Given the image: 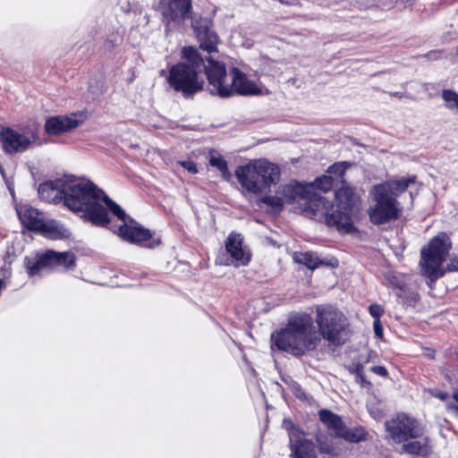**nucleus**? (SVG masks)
<instances>
[{"mask_svg": "<svg viewBox=\"0 0 458 458\" xmlns=\"http://www.w3.org/2000/svg\"><path fill=\"white\" fill-rule=\"evenodd\" d=\"M416 182V176L408 178H400L395 180H388L383 183L375 185L373 188L386 193L387 196H393L395 199L403 192H404L410 184Z\"/></svg>", "mask_w": 458, "mask_h": 458, "instance_id": "6ab92c4d", "label": "nucleus"}, {"mask_svg": "<svg viewBox=\"0 0 458 458\" xmlns=\"http://www.w3.org/2000/svg\"><path fill=\"white\" fill-rule=\"evenodd\" d=\"M191 8V0H170L164 14L171 21L180 22L186 18L191 21V27L199 42V48L208 54L217 51L218 37L212 30V21L207 18L190 15Z\"/></svg>", "mask_w": 458, "mask_h": 458, "instance_id": "39448f33", "label": "nucleus"}, {"mask_svg": "<svg viewBox=\"0 0 458 458\" xmlns=\"http://www.w3.org/2000/svg\"><path fill=\"white\" fill-rule=\"evenodd\" d=\"M373 327L376 335L381 337L383 335V327L380 320H374Z\"/></svg>", "mask_w": 458, "mask_h": 458, "instance_id": "c9c22d12", "label": "nucleus"}, {"mask_svg": "<svg viewBox=\"0 0 458 458\" xmlns=\"http://www.w3.org/2000/svg\"><path fill=\"white\" fill-rule=\"evenodd\" d=\"M321 449L324 451V452H327V453H329L330 452V448L329 447H321Z\"/></svg>", "mask_w": 458, "mask_h": 458, "instance_id": "ea45409f", "label": "nucleus"}, {"mask_svg": "<svg viewBox=\"0 0 458 458\" xmlns=\"http://www.w3.org/2000/svg\"><path fill=\"white\" fill-rule=\"evenodd\" d=\"M456 54H457V55H458V46H457V48H456Z\"/></svg>", "mask_w": 458, "mask_h": 458, "instance_id": "37998d69", "label": "nucleus"}, {"mask_svg": "<svg viewBox=\"0 0 458 458\" xmlns=\"http://www.w3.org/2000/svg\"><path fill=\"white\" fill-rule=\"evenodd\" d=\"M176 165H181L183 169L189 173L194 174L198 173L196 164L191 160L177 161Z\"/></svg>", "mask_w": 458, "mask_h": 458, "instance_id": "473e14b6", "label": "nucleus"}, {"mask_svg": "<svg viewBox=\"0 0 458 458\" xmlns=\"http://www.w3.org/2000/svg\"><path fill=\"white\" fill-rule=\"evenodd\" d=\"M318 416L320 421L327 427L331 434L336 437L342 435L345 425L340 416L326 409L320 410Z\"/></svg>", "mask_w": 458, "mask_h": 458, "instance_id": "5701e85b", "label": "nucleus"}, {"mask_svg": "<svg viewBox=\"0 0 458 458\" xmlns=\"http://www.w3.org/2000/svg\"><path fill=\"white\" fill-rule=\"evenodd\" d=\"M310 186L299 182L284 185L280 188L278 194L282 196L284 203H298L301 208V203L305 202L308 194L311 191Z\"/></svg>", "mask_w": 458, "mask_h": 458, "instance_id": "f3484780", "label": "nucleus"}, {"mask_svg": "<svg viewBox=\"0 0 458 458\" xmlns=\"http://www.w3.org/2000/svg\"><path fill=\"white\" fill-rule=\"evenodd\" d=\"M17 214L21 224L30 231L37 232L44 219L37 209L28 205L19 207Z\"/></svg>", "mask_w": 458, "mask_h": 458, "instance_id": "aec40b11", "label": "nucleus"}, {"mask_svg": "<svg viewBox=\"0 0 458 458\" xmlns=\"http://www.w3.org/2000/svg\"><path fill=\"white\" fill-rule=\"evenodd\" d=\"M84 121L82 114L52 116L46 121L45 130L48 134L59 135L79 127Z\"/></svg>", "mask_w": 458, "mask_h": 458, "instance_id": "2eb2a0df", "label": "nucleus"}, {"mask_svg": "<svg viewBox=\"0 0 458 458\" xmlns=\"http://www.w3.org/2000/svg\"><path fill=\"white\" fill-rule=\"evenodd\" d=\"M301 209L307 217L324 222L328 227H335L340 233H352L348 215L336 214L333 203L316 191L308 194Z\"/></svg>", "mask_w": 458, "mask_h": 458, "instance_id": "6e6552de", "label": "nucleus"}, {"mask_svg": "<svg viewBox=\"0 0 458 458\" xmlns=\"http://www.w3.org/2000/svg\"><path fill=\"white\" fill-rule=\"evenodd\" d=\"M209 164L220 171L221 176L224 180H230L231 174L227 167V162L216 151L213 150L210 152Z\"/></svg>", "mask_w": 458, "mask_h": 458, "instance_id": "bb28decb", "label": "nucleus"}, {"mask_svg": "<svg viewBox=\"0 0 458 458\" xmlns=\"http://www.w3.org/2000/svg\"><path fill=\"white\" fill-rule=\"evenodd\" d=\"M451 247L452 243L449 237L445 233H440L429 242L427 248L421 250L420 261L421 272L430 282L442 277L445 271H458V260L456 259H452L445 270L442 268V264L445 260Z\"/></svg>", "mask_w": 458, "mask_h": 458, "instance_id": "423d86ee", "label": "nucleus"}, {"mask_svg": "<svg viewBox=\"0 0 458 458\" xmlns=\"http://www.w3.org/2000/svg\"><path fill=\"white\" fill-rule=\"evenodd\" d=\"M0 139L4 150L9 154L24 152L37 144L38 140V134L34 130L18 131L10 127L1 130Z\"/></svg>", "mask_w": 458, "mask_h": 458, "instance_id": "ddd939ff", "label": "nucleus"}, {"mask_svg": "<svg viewBox=\"0 0 458 458\" xmlns=\"http://www.w3.org/2000/svg\"><path fill=\"white\" fill-rule=\"evenodd\" d=\"M235 175L242 188L258 194L279 181L280 170L276 165L259 159L239 166L235 171Z\"/></svg>", "mask_w": 458, "mask_h": 458, "instance_id": "0eeeda50", "label": "nucleus"}, {"mask_svg": "<svg viewBox=\"0 0 458 458\" xmlns=\"http://www.w3.org/2000/svg\"><path fill=\"white\" fill-rule=\"evenodd\" d=\"M428 355L429 357H433V352H432V351H430V352H428Z\"/></svg>", "mask_w": 458, "mask_h": 458, "instance_id": "a19ab883", "label": "nucleus"}, {"mask_svg": "<svg viewBox=\"0 0 458 458\" xmlns=\"http://www.w3.org/2000/svg\"><path fill=\"white\" fill-rule=\"evenodd\" d=\"M119 234L126 241L133 243L142 244L151 238V233L139 226L123 225L118 229Z\"/></svg>", "mask_w": 458, "mask_h": 458, "instance_id": "4be33fe9", "label": "nucleus"}, {"mask_svg": "<svg viewBox=\"0 0 458 458\" xmlns=\"http://www.w3.org/2000/svg\"><path fill=\"white\" fill-rule=\"evenodd\" d=\"M400 454L405 453L411 455L425 457L430 453L428 437H418L412 441L403 442Z\"/></svg>", "mask_w": 458, "mask_h": 458, "instance_id": "393cba45", "label": "nucleus"}, {"mask_svg": "<svg viewBox=\"0 0 458 458\" xmlns=\"http://www.w3.org/2000/svg\"><path fill=\"white\" fill-rule=\"evenodd\" d=\"M37 232L51 240L64 239L70 236L69 231L55 220L43 219Z\"/></svg>", "mask_w": 458, "mask_h": 458, "instance_id": "412c9836", "label": "nucleus"}, {"mask_svg": "<svg viewBox=\"0 0 458 458\" xmlns=\"http://www.w3.org/2000/svg\"><path fill=\"white\" fill-rule=\"evenodd\" d=\"M386 431L396 444L416 439L423 435V428L419 422L405 413H398L385 423Z\"/></svg>", "mask_w": 458, "mask_h": 458, "instance_id": "9d476101", "label": "nucleus"}, {"mask_svg": "<svg viewBox=\"0 0 458 458\" xmlns=\"http://www.w3.org/2000/svg\"><path fill=\"white\" fill-rule=\"evenodd\" d=\"M273 344L281 351L301 356L317 348L320 338L315 331L313 320L309 315L292 318L285 328L271 336Z\"/></svg>", "mask_w": 458, "mask_h": 458, "instance_id": "20e7f679", "label": "nucleus"}, {"mask_svg": "<svg viewBox=\"0 0 458 458\" xmlns=\"http://www.w3.org/2000/svg\"><path fill=\"white\" fill-rule=\"evenodd\" d=\"M335 195L336 199L335 213L348 215L351 220L352 233L355 232L353 216L354 212L359 208V197L355 194L354 190L346 184L338 189Z\"/></svg>", "mask_w": 458, "mask_h": 458, "instance_id": "4468645a", "label": "nucleus"}, {"mask_svg": "<svg viewBox=\"0 0 458 458\" xmlns=\"http://www.w3.org/2000/svg\"><path fill=\"white\" fill-rule=\"evenodd\" d=\"M373 199L375 205L369 210L370 221L375 225H381L397 219L402 213V208L397 199L387 196L373 188Z\"/></svg>", "mask_w": 458, "mask_h": 458, "instance_id": "9b49d317", "label": "nucleus"}, {"mask_svg": "<svg viewBox=\"0 0 458 458\" xmlns=\"http://www.w3.org/2000/svg\"><path fill=\"white\" fill-rule=\"evenodd\" d=\"M64 205L73 212H81V217L97 226L109 224L106 208L123 222L127 216L118 204L89 181H68Z\"/></svg>", "mask_w": 458, "mask_h": 458, "instance_id": "f257e3e1", "label": "nucleus"}, {"mask_svg": "<svg viewBox=\"0 0 458 458\" xmlns=\"http://www.w3.org/2000/svg\"><path fill=\"white\" fill-rule=\"evenodd\" d=\"M25 262L28 273L32 276L47 267L62 266L67 269L72 268L75 267V255L72 251L57 252L50 250L38 255L35 261L27 258Z\"/></svg>", "mask_w": 458, "mask_h": 458, "instance_id": "f8f14e48", "label": "nucleus"}, {"mask_svg": "<svg viewBox=\"0 0 458 458\" xmlns=\"http://www.w3.org/2000/svg\"><path fill=\"white\" fill-rule=\"evenodd\" d=\"M361 373H362V368H361V367H360V368H358V369H357V374H358V376L360 377V379L363 381L364 379H363V377H362V374H361Z\"/></svg>", "mask_w": 458, "mask_h": 458, "instance_id": "58836bf2", "label": "nucleus"}, {"mask_svg": "<svg viewBox=\"0 0 458 458\" xmlns=\"http://www.w3.org/2000/svg\"><path fill=\"white\" fill-rule=\"evenodd\" d=\"M282 4H288V5H293L296 4L297 0H278Z\"/></svg>", "mask_w": 458, "mask_h": 458, "instance_id": "4c0bfd02", "label": "nucleus"}, {"mask_svg": "<svg viewBox=\"0 0 458 458\" xmlns=\"http://www.w3.org/2000/svg\"><path fill=\"white\" fill-rule=\"evenodd\" d=\"M370 370L374 372L377 375H379L381 377H386L387 376V370L383 366H373Z\"/></svg>", "mask_w": 458, "mask_h": 458, "instance_id": "f704fd0d", "label": "nucleus"}, {"mask_svg": "<svg viewBox=\"0 0 458 458\" xmlns=\"http://www.w3.org/2000/svg\"><path fill=\"white\" fill-rule=\"evenodd\" d=\"M369 310V314L375 318V320H379V318L384 313V309L378 304H371Z\"/></svg>", "mask_w": 458, "mask_h": 458, "instance_id": "72a5a7b5", "label": "nucleus"}, {"mask_svg": "<svg viewBox=\"0 0 458 458\" xmlns=\"http://www.w3.org/2000/svg\"><path fill=\"white\" fill-rule=\"evenodd\" d=\"M225 250L230 254L235 267L244 266L250 261V256L242 249V238L239 233H232L225 242Z\"/></svg>", "mask_w": 458, "mask_h": 458, "instance_id": "a211bd4d", "label": "nucleus"}, {"mask_svg": "<svg viewBox=\"0 0 458 458\" xmlns=\"http://www.w3.org/2000/svg\"><path fill=\"white\" fill-rule=\"evenodd\" d=\"M291 457L293 458H316V446L310 441L299 437L293 443L291 439Z\"/></svg>", "mask_w": 458, "mask_h": 458, "instance_id": "b1692460", "label": "nucleus"}, {"mask_svg": "<svg viewBox=\"0 0 458 458\" xmlns=\"http://www.w3.org/2000/svg\"><path fill=\"white\" fill-rule=\"evenodd\" d=\"M442 98L445 102V106L450 110L458 112V93L452 89L442 90Z\"/></svg>", "mask_w": 458, "mask_h": 458, "instance_id": "c756f323", "label": "nucleus"}, {"mask_svg": "<svg viewBox=\"0 0 458 458\" xmlns=\"http://www.w3.org/2000/svg\"><path fill=\"white\" fill-rule=\"evenodd\" d=\"M316 322L321 335L330 344L340 345L347 340L346 318L332 306L318 307Z\"/></svg>", "mask_w": 458, "mask_h": 458, "instance_id": "1a4fd4ad", "label": "nucleus"}, {"mask_svg": "<svg viewBox=\"0 0 458 458\" xmlns=\"http://www.w3.org/2000/svg\"><path fill=\"white\" fill-rule=\"evenodd\" d=\"M333 185L334 181L332 175H323L319 178H317L310 186L312 187L311 191L319 190L323 192H327L333 188Z\"/></svg>", "mask_w": 458, "mask_h": 458, "instance_id": "c85d7f7f", "label": "nucleus"}, {"mask_svg": "<svg viewBox=\"0 0 458 458\" xmlns=\"http://www.w3.org/2000/svg\"><path fill=\"white\" fill-rule=\"evenodd\" d=\"M349 166L350 164L346 162L335 163L328 168L327 173L342 178Z\"/></svg>", "mask_w": 458, "mask_h": 458, "instance_id": "2f4dec72", "label": "nucleus"}, {"mask_svg": "<svg viewBox=\"0 0 458 458\" xmlns=\"http://www.w3.org/2000/svg\"><path fill=\"white\" fill-rule=\"evenodd\" d=\"M294 260L297 263L306 266L310 269H315L318 265L324 264L318 257L310 252H298L294 254Z\"/></svg>", "mask_w": 458, "mask_h": 458, "instance_id": "cd10ccee", "label": "nucleus"}, {"mask_svg": "<svg viewBox=\"0 0 458 458\" xmlns=\"http://www.w3.org/2000/svg\"><path fill=\"white\" fill-rule=\"evenodd\" d=\"M182 53L185 61L171 67L168 81L174 90L189 98L202 89V72L207 75L208 59L211 58L202 56L193 47H183Z\"/></svg>", "mask_w": 458, "mask_h": 458, "instance_id": "f03ea898", "label": "nucleus"}, {"mask_svg": "<svg viewBox=\"0 0 458 458\" xmlns=\"http://www.w3.org/2000/svg\"><path fill=\"white\" fill-rule=\"evenodd\" d=\"M261 202L271 207L276 211H280L284 204V199L280 194L276 196H265L261 199Z\"/></svg>", "mask_w": 458, "mask_h": 458, "instance_id": "7c9ffc66", "label": "nucleus"}, {"mask_svg": "<svg viewBox=\"0 0 458 458\" xmlns=\"http://www.w3.org/2000/svg\"><path fill=\"white\" fill-rule=\"evenodd\" d=\"M148 248H153L154 247V244H148L147 245Z\"/></svg>", "mask_w": 458, "mask_h": 458, "instance_id": "79ce46f5", "label": "nucleus"}, {"mask_svg": "<svg viewBox=\"0 0 458 458\" xmlns=\"http://www.w3.org/2000/svg\"><path fill=\"white\" fill-rule=\"evenodd\" d=\"M454 399L455 401V404L454 405V409L455 411L456 415L458 416V391L454 394Z\"/></svg>", "mask_w": 458, "mask_h": 458, "instance_id": "e433bc0d", "label": "nucleus"}, {"mask_svg": "<svg viewBox=\"0 0 458 458\" xmlns=\"http://www.w3.org/2000/svg\"><path fill=\"white\" fill-rule=\"evenodd\" d=\"M207 79L208 90L212 95L228 98L238 94L242 96H257L262 94L259 85L249 80L247 75L238 68L226 72L224 64L208 59Z\"/></svg>", "mask_w": 458, "mask_h": 458, "instance_id": "7ed1b4c3", "label": "nucleus"}, {"mask_svg": "<svg viewBox=\"0 0 458 458\" xmlns=\"http://www.w3.org/2000/svg\"><path fill=\"white\" fill-rule=\"evenodd\" d=\"M67 182L64 179H57L41 183L38 190L39 197L50 203L64 201Z\"/></svg>", "mask_w": 458, "mask_h": 458, "instance_id": "dca6fc26", "label": "nucleus"}, {"mask_svg": "<svg viewBox=\"0 0 458 458\" xmlns=\"http://www.w3.org/2000/svg\"><path fill=\"white\" fill-rule=\"evenodd\" d=\"M368 432L362 427L348 428L344 426L342 435L339 437L351 443H359L367 440Z\"/></svg>", "mask_w": 458, "mask_h": 458, "instance_id": "a878e982", "label": "nucleus"}]
</instances>
